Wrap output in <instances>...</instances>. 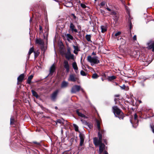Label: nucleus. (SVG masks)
<instances>
[{
  "mask_svg": "<svg viewBox=\"0 0 154 154\" xmlns=\"http://www.w3.org/2000/svg\"><path fill=\"white\" fill-rule=\"evenodd\" d=\"M112 108L115 116L117 115L120 119H123L124 117L123 114L117 106H114Z\"/></svg>",
  "mask_w": 154,
  "mask_h": 154,
  "instance_id": "1",
  "label": "nucleus"
},
{
  "mask_svg": "<svg viewBox=\"0 0 154 154\" xmlns=\"http://www.w3.org/2000/svg\"><path fill=\"white\" fill-rule=\"evenodd\" d=\"M88 61L91 63V66H93L95 64H97L100 63V61L97 57L94 56L92 57L91 56L87 57Z\"/></svg>",
  "mask_w": 154,
  "mask_h": 154,
  "instance_id": "2",
  "label": "nucleus"
},
{
  "mask_svg": "<svg viewBox=\"0 0 154 154\" xmlns=\"http://www.w3.org/2000/svg\"><path fill=\"white\" fill-rule=\"evenodd\" d=\"M65 58L68 60L74 59V55L71 53V48L69 47H67V51L65 53Z\"/></svg>",
  "mask_w": 154,
  "mask_h": 154,
  "instance_id": "3",
  "label": "nucleus"
},
{
  "mask_svg": "<svg viewBox=\"0 0 154 154\" xmlns=\"http://www.w3.org/2000/svg\"><path fill=\"white\" fill-rule=\"evenodd\" d=\"M98 137L99 140L96 137L94 139V143L95 146H97L102 142V136L100 131L98 132Z\"/></svg>",
  "mask_w": 154,
  "mask_h": 154,
  "instance_id": "4",
  "label": "nucleus"
},
{
  "mask_svg": "<svg viewBox=\"0 0 154 154\" xmlns=\"http://www.w3.org/2000/svg\"><path fill=\"white\" fill-rule=\"evenodd\" d=\"M81 90L82 92H84L83 89L81 88L80 86L75 85L73 86L71 89V92L72 93H75Z\"/></svg>",
  "mask_w": 154,
  "mask_h": 154,
  "instance_id": "5",
  "label": "nucleus"
},
{
  "mask_svg": "<svg viewBox=\"0 0 154 154\" xmlns=\"http://www.w3.org/2000/svg\"><path fill=\"white\" fill-rule=\"evenodd\" d=\"M59 92V91L58 90H57L53 92L51 94V100L52 101H55L56 100Z\"/></svg>",
  "mask_w": 154,
  "mask_h": 154,
  "instance_id": "6",
  "label": "nucleus"
},
{
  "mask_svg": "<svg viewBox=\"0 0 154 154\" xmlns=\"http://www.w3.org/2000/svg\"><path fill=\"white\" fill-rule=\"evenodd\" d=\"M79 137L80 139L79 145L80 146H82L84 143L85 136L83 134L80 133L79 134Z\"/></svg>",
  "mask_w": 154,
  "mask_h": 154,
  "instance_id": "7",
  "label": "nucleus"
},
{
  "mask_svg": "<svg viewBox=\"0 0 154 154\" xmlns=\"http://www.w3.org/2000/svg\"><path fill=\"white\" fill-rule=\"evenodd\" d=\"M63 64L64 67L66 69V72L67 73L69 72V66L68 62L67 60H65L64 61Z\"/></svg>",
  "mask_w": 154,
  "mask_h": 154,
  "instance_id": "8",
  "label": "nucleus"
},
{
  "mask_svg": "<svg viewBox=\"0 0 154 154\" xmlns=\"http://www.w3.org/2000/svg\"><path fill=\"white\" fill-rule=\"evenodd\" d=\"M99 145H100L99 153L100 154L103 152V150H104L105 149V145L103 143H102Z\"/></svg>",
  "mask_w": 154,
  "mask_h": 154,
  "instance_id": "9",
  "label": "nucleus"
},
{
  "mask_svg": "<svg viewBox=\"0 0 154 154\" xmlns=\"http://www.w3.org/2000/svg\"><path fill=\"white\" fill-rule=\"evenodd\" d=\"M35 43L38 44L41 46H43L44 45V41L41 39H37L35 41Z\"/></svg>",
  "mask_w": 154,
  "mask_h": 154,
  "instance_id": "10",
  "label": "nucleus"
},
{
  "mask_svg": "<svg viewBox=\"0 0 154 154\" xmlns=\"http://www.w3.org/2000/svg\"><path fill=\"white\" fill-rule=\"evenodd\" d=\"M24 74L23 73L20 75L17 79V84L19 82H21L24 79Z\"/></svg>",
  "mask_w": 154,
  "mask_h": 154,
  "instance_id": "11",
  "label": "nucleus"
},
{
  "mask_svg": "<svg viewBox=\"0 0 154 154\" xmlns=\"http://www.w3.org/2000/svg\"><path fill=\"white\" fill-rule=\"evenodd\" d=\"M72 66L74 69L75 70V72L77 73H78V68L77 66L76 63L75 62H74L72 63Z\"/></svg>",
  "mask_w": 154,
  "mask_h": 154,
  "instance_id": "12",
  "label": "nucleus"
},
{
  "mask_svg": "<svg viewBox=\"0 0 154 154\" xmlns=\"http://www.w3.org/2000/svg\"><path fill=\"white\" fill-rule=\"evenodd\" d=\"M68 80L73 82H75L76 81V78L75 75L73 74L70 75L68 79Z\"/></svg>",
  "mask_w": 154,
  "mask_h": 154,
  "instance_id": "13",
  "label": "nucleus"
},
{
  "mask_svg": "<svg viewBox=\"0 0 154 154\" xmlns=\"http://www.w3.org/2000/svg\"><path fill=\"white\" fill-rule=\"evenodd\" d=\"M70 28L72 32H77V29L75 28V26L72 23H70Z\"/></svg>",
  "mask_w": 154,
  "mask_h": 154,
  "instance_id": "14",
  "label": "nucleus"
},
{
  "mask_svg": "<svg viewBox=\"0 0 154 154\" xmlns=\"http://www.w3.org/2000/svg\"><path fill=\"white\" fill-rule=\"evenodd\" d=\"M68 85V83L65 81H63L61 85V88H66L67 87Z\"/></svg>",
  "mask_w": 154,
  "mask_h": 154,
  "instance_id": "15",
  "label": "nucleus"
},
{
  "mask_svg": "<svg viewBox=\"0 0 154 154\" xmlns=\"http://www.w3.org/2000/svg\"><path fill=\"white\" fill-rule=\"evenodd\" d=\"M149 49H152V51H154V42H152L151 44L148 43V47Z\"/></svg>",
  "mask_w": 154,
  "mask_h": 154,
  "instance_id": "16",
  "label": "nucleus"
},
{
  "mask_svg": "<svg viewBox=\"0 0 154 154\" xmlns=\"http://www.w3.org/2000/svg\"><path fill=\"white\" fill-rule=\"evenodd\" d=\"M73 47L74 49L73 53L75 54H78V52L80 50L78 47V46L75 45H73Z\"/></svg>",
  "mask_w": 154,
  "mask_h": 154,
  "instance_id": "17",
  "label": "nucleus"
},
{
  "mask_svg": "<svg viewBox=\"0 0 154 154\" xmlns=\"http://www.w3.org/2000/svg\"><path fill=\"white\" fill-rule=\"evenodd\" d=\"M81 121L84 124L88 126L89 128H91L92 127V125L86 122L83 121L82 119L81 120Z\"/></svg>",
  "mask_w": 154,
  "mask_h": 154,
  "instance_id": "18",
  "label": "nucleus"
},
{
  "mask_svg": "<svg viewBox=\"0 0 154 154\" xmlns=\"http://www.w3.org/2000/svg\"><path fill=\"white\" fill-rule=\"evenodd\" d=\"M66 38L67 40L69 42L71 40H72L73 39L72 36L70 34H67L66 35Z\"/></svg>",
  "mask_w": 154,
  "mask_h": 154,
  "instance_id": "19",
  "label": "nucleus"
},
{
  "mask_svg": "<svg viewBox=\"0 0 154 154\" xmlns=\"http://www.w3.org/2000/svg\"><path fill=\"white\" fill-rule=\"evenodd\" d=\"M102 32H104L107 30L106 27V26H101L100 27Z\"/></svg>",
  "mask_w": 154,
  "mask_h": 154,
  "instance_id": "20",
  "label": "nucleus"
},
{
  "mask_svg": "<svg viewBox=\"0 0 154 154\" xmlns=\"http://www.w3.org/2000/svg\"><path fill=\"white\" fill-rule=\"evenodd\" d=\"M55 70V66L53 65L50 68V74H52L54 72Z\"/></svg>",
  "mask_w": 154,
  "mask_h": 154,
  "instance_id": "21",
  "label": "nucleus"
},
{
  "mask_svg": "<svg viewBox=\"0 0 154 154\" xmlns=\"http://www.w3.org/2000/svg\"><path fill=\"white\" fill-rule=\"evenodd\" d=\"M34 52H35L34 51V48L33 47H32L29 49L28 52V54L29 55V58L31 54L33 52L34 53Z\"/></svg>",
  "mask_w": 154,
  "mask_h": 154,
  "instance_id": "22",
  "label": "nucleus"
},
{
  "mask_svg": "<svg viewBox=\"0 0 154 154\" xmlns=\"http://www.w3.org/2000/svg\"><path fill=\"white\" fill-rule=\"evenodd\" d=\"M76 112L79 116L83 118L85 117V116L83 114L79 112L78 110H76Z\"/></svg>",
  "mask_w": 154,
  "mask_h": 154,
  "instance_id": "23",
  "label": "nucleus"
},
{
  "mask_svg": "<svg viewBox=\"0 0 154 154\" xmlns=\"http://www.w3.org/2000/svg\"><path fill=\"white\" fill-rule=\"evenodd\" d=\"M33 77V75H31L29 76L27 80V83L29 84H30L31 82V80L32 79Z\"/></svg>",
  "mask_w": 154,
  "mask_h": 154,
  "instance_id": "24",
  "label": "nucleus"
},
{
  "mask_svg": "<svg viewBox=\"0 0 154 154\" xmlns=\"http://www.w3.org/2000/svg\"><path fill=\"white\" fill-rule=\"evenodd\" d=\"M31 92L33 96L35 97L36 98H38V96L37 92H36L35 91L32 90H31Z\"/></svg>",
  "mask_w": 154,
  "mask_h": 154,
  "instance_id": "25",
  "label": "nucleus"
},
{
  "mask_svg": "<svg viewBox=\"0 0 154 154\" xmlns=\"http://www.w3.org/2000/svg\"><path fill=\"white\" fill-rule=\"evenodd\" d=\"M116 78V77L115 76L112 75L110 76H108V80L109 81H111L115 79Z\"/></svg>",
  "mask_w": 154,
  "mask_h": 154,
  "instance_id": "26",
  "label": "nucleus"
},
{
  "mask_svg": "<svg viewBox=\"0 0 154 154\" xmlns=\"http://www.w3.org/2000/svg\"><path fill=\"white\" fill-rule=\"evenodd\" d=\"M65 6L67 7H71L72 6V3L69 2L67 3Z\"/></svg>",
  "mask_w": 154,
  "mask_h": 154,
  "instance_id": "27",
  "label": "nucleus"
},
{
  "mask_svg": "<svg viewBox=\"0 0 154 154\" xmlns=\"http://www.w3.org/2000/svg\"><path fill=\"white\" fill-rule=\"evenodd\" d=\"M85 38L86 40L89 42L91 41V36L90 35H87L85 36Z\"/></svg>",
  "mask_w": 154,
  "mask_h": 154,
  "instance_id": "28",
  "label": "nucleus"
},
{
  "mask_svg": "<svg viewBox=\"0 0 154 154\" xmlns=\"http://www.w3.org/2000/svg\"><path fill=\"white\" fill-rule=\"evenodd\" d=\"M80 74L81 75L83 76H86L87 75V74L83 70H81V71Z\"/></svg>",
  "mask_w": 154,
  "mask_h": 154,
  "instance_id": "29",
  "label": "nucleus"
},
{
  "mask_svg": "<svg viewBox=\"0 0 154 154\" xmlns=\"http://www.w3.org/2000/svg\"><path fill=\"white\" fill-rule=\"evenodd\" d=\"M73 126H74V128H75V131H79V128H78V126L76 125L75 124H73Z\"/></svg>",
  "mask_w": 154,
  "mask_h": 154,
  "instance_id": "30",
  "label": "nucleus"
},
{
  "mask_svg": "<svg viewBox=\"0 0 154 154\" xmlns=\"http://www.w3.org/2000/svg\"><path fill=\"white\" fill-rule=\"evenodd\" d=\"M98 77V75L96 73H94L93 74L92 76V78L93 79H95L97 78Z\"/></svg>",
  "mask_w": 154,
  "mask_h": 154,
  "instance_id": "31",
  "label": "nucleus"
},
{
  "mask_svg": "<svg viewBox=\"0 0 154 154\" xmlns=\"http://www.w3.org/2000/svg\"><path fill=\"white\" fill-rule=\"evenodd\" d=\"M97 128L98 130L100 131V123L98 122H97Z\"/></svg>",
  "mask_w": 154,
  "mask_h": 154,
  "instance_id": "32",
  "label": "nucleus"
},
{
  "mask_svg": "<svg viewBox=\"0 0 154 154\" xmlns=\"http://www.w3.org/2000/svg\"><path fill=\"white\" fill-rule=\"evenodd\" d=\"M14 121V119L13 117H11L10 119V124L11 125L12 124L13 122Z\"/></svg>",
  "mask_w": 154,
  "mask_h": 154,
  "instance_id": "33",
  "label": "nucleus"
},
{
  "mask_svg": "<svg viewBox=\"0 0 154 154\" xmlns=\"http://www.w3.org/2000/svg\"><path fill=\"white\" fill-rule=\"evenodd\" d=\"M80 5H81V7L83 8H85L86 7V6L84 4L81 3V4Z\"/></svg>",
  "mask_w": 154,
  "mask_h": 154,
  "instance_id": "34",
  "label": "nucleus"
},
{
  "mask_svg": "<svg viewBox=\"0 0 154 154\" xmlns=\"http://www.w3.org/2000/svg\"><path fill=\"white\" fill-rule=\"evenodd\" d=\"M110 12V14L112 15H115L116 14V13L112 10V11H111Z\"/></svg>",
  "mask_w": 154,
  "mask_h": 154,
  "instance_id": "35",
  "label": "nucleus"
},
{
  "mask_svg": "<svg viewBox=\"0 0 154 154\" xmlns=\"http://www.w3.org/2000/svg\"><path fill=\"white\" fill-rule=\"evenodd\" d=\"M34 56L35 57H37L39 54V53L38 52H36L35 51L34 52Z\"/></svg>",
  "mask_w": 154,
  "mask_h": 154,
  "instance_id": "36",
  "label": "nucleus"
},
{
  "mask_svg": "<svg viewBox=\"0 0 154 154\" xmlns=\"http://www.w3.org/2000/svg\"><path fill=\"white\" fill-rule=\"evenodd\" d=\"M129 25L130 26V29H131L132 28L131 25L132 23L131 21L130 20L129 21Z\"/></svg>",
  "mask_w": 154,
  "mask_h": 154,
  "instance_id": "37",
  "label": "nucleus"
},
{
  "mask_svg": "<svg viewBox=\"0 0 154 154\" xmlns=\"http://www.w3.org/2000/svg\"><path fill=\"white\" fill-rule=\"evenodd\" d=\"M120 87L122 89H125L126 88V86L125 85H123L122 86H120Z\"/></svg>",
  "mask_w": 154,
  "mask_h": 154,
  "instance_id": "38",
  "label": "nucleus"
},
{
  "mask_svg": "<svg viewBox=\"0 0 154 154\" xmlns=\"http://www.w3.org/2000/svg\"><path fill=\"white\" fill-rule=\"evenodd\" d=\"M33 143L35 144H36L37 145L39 146L40 145V142H37L36 141H33Z\"/></svg>",
  "mask_w": 154,
  "mask_h": 154,
  "instance_id": "39",
  "label": "nucleus"
},
{
  "mask_svg": "<svg viewBox=\"0 0 154 154\" xmlns=\"http://www.w3.org/2000/svg\"><path fill=\"white\" fill-rule=\"evenodd\" d=\"M150 127L152 130V131L154 133V125H150Z\"/></svg>",
  "mask_w": 154,
  "mask_h": 154,
  "instance_id": "40",
  "label": "nucleus"
},
{
  "mask_svg": "<svg viewBox=\"0 0 154 154\" xmlns=\"http://www.w3.org/2000/svg\"><path fill=\"white\" fill-rule=\"evenodd\" d=\"M106 3V2H103L101 3L100 5L102 6H104V5H105Z\"/></svg>",
  "mask_w": 154,
  "mask_h": 154,
  "instance_id": "41",
  "label": "nucleus"
},
{
  "mask_svg": "<svg viewBox=\"0 0 154 154\" xmlns=\"http://www.w3.org/2000/svg\"><path fill=\"white\" fill-rule=\"evenodd\" d=\"M121 33V32H118L117 33H116L115 34V36H117L119 35H120Z\"/></svg>",
  "mask_w": 154,
  "mask_h": 154,
  "instance_id": "42",
  "label": "nucleus"
},
{
  "mask_svg": "<svg viewBox=\"0 0 154 154\" xmlns=\"http://www.w3.org/2000/svg\"><path fill=\"white\" fill-rule=\"evenodd\" d=\"M137 115L136 114H135L134 116V119L136 120L137 118Z\"/></svg>",
  "mask_w": 154,
  "mask_h": 154,
  "instance_id": "43",
  "label": "nucleus"
},
{
  "mask_svg": "<svg viewBox=\"0 0 154 154\" xmlns=\"http://www.w3.org/2000/svg\"><path fill=\"white\" fill-rule=\"evenodd\" d=\"M133 39L134 40H136V39H137V37H136V35H135L134 36V37H133Z\"/></svg>",
  "mask_w": 154,
  "mask_h": 154,
  "instance_id": "44",
  "label": "nucleus"
},
{
  "mask_svg": "<svg viewBox=\"0 0 154 154\" xmlns=\"http://www.w3.org/2000/svg\"><path fill=\"white\" fill-rule=\"evenodd\" d=\"M106 9L108 11H112V10L110 9L109 8H108V7H107V8H106Z\"/></svg>",
  "mask_w": 154,
  "mask_h": 154,
  "instance_id": "45",
  "label": "nucleus"
},
{
  "mask_svg": "<svg viewBox=\"0 0 154 154\" xmlns=\"http://www.w3.org/2000/svg\"><path fill=\"white\" fill-rule=\"evenodd\" d=\"M57 123H62V122L60 120H58L57 121Z\"/></svg>",
  "mask_w": 154,
  "mask_h": 154,
  "instance_id": "46",
  "label": "nucleus"
},
{
  "mask_svg": "<svg viewBox=\"0 0 154 154\" xmlns=\"http://www.w3.org/2000/svg\"><path fill=\"white\" fill-rule=\"evenodd\" d=\"M125 89L126 91H128L129 90V88L128 87H126Z\"/></svg>",
  "mask_w": 154,
  "mask_h": 154,
  "instance_id": "47",
  "label": "nucleus"
},
{
  "mask_svg": "<svg viewBox=\"0 0 154 154\" xmlns=\"http://www.w3.org/2000/svg\"><path fill=\"white\" fill-rule=\"evenodd\" d=\"M119 94H117V95H115V97H119Z\"/></svg>",
  "mask_w": 154,
  "mask_h": 154,
  "instance_id": "48",
  "label": "nucleus"
},
{
  "mask_svg": "<svg viewBox=\"0 0 154 154\" xmlns=\"http://www.w3.org/2000/svg\"><path fill=\"white\" fill-rule=\"evenodd\" d=\"M104 154H108V152L106 151H104Z\"/></svg>",
  "mask_w": 154,
  "mask_h": 154,
  "instance_id": "49",
  "label": "nucleus"
},
{
  "mask_svg": "<svg viewBox=\"0 0 154 154\" xmlns=\"http://www.w3.org/2000/svg\"><path fill=\"white\" fill-rule=\"evenodd\" d=\"M39 29H40V30H42V26H39Z\"/></svg>",
  "mask_w": 154,
  "mask_h": 154,
  "instance_id": "50",
  "label": "nucleus"
},
{
  "mask_svg": "<svg viewBox=\"0 0 154 154\" xmlns=\"http://www.w3.org/2000/svg\"><path fill=\"white\" fill-rule=\"evenodd\" d=\"M92 55H95L96 54H95V53L94 52H93L92 53Z\"/></svg>",
  "mask_w": 154,
  "mask_h": 154,
  "instance_id": "51",
  "label": "nucleus"
},
{
  "mask_svg": "<svg viewBox=\"0 0 154 154\" xmlns=\"http://www.w3.org/2000/svg\"><path fill=\"white\" fill-rule=\"evenodd\" d=\"M55 109H58V108H57V106H56L55 107Z\"/></svg>",
  "mask_w": 154,
  "mask_h": 154,
  "instance_id": "52",
  "label": "nucleus"
},
{
  "mask_svg": "<svg viewBox=\"0 0 154 154\" xmlns=\"http://www.w3.org/2000/svg\"><path fill=\"white\" fill-rule=\"evenodd\" d=\"M139 103H142V102H141V100H139Z\"/></svg>",
  "mask_w": 154,
  "mask_h": 154,
  "instance_id": "53",
  "label": "nucleus"
},
{
  "mask_svg": "<svg viewBox=\"0 0 154 154\" xmlns=\"http://www.w3.org/2000/svg\"><path fill=\"white\" fill-rule=\"evenodd\" d=\"M117 100V99L116 98H115L114 99V100L115 101H116V100Z\"/></svg>",
  "mask_w": 154,
  "mask_h": 154,
  "instance_id": "54",
  "label": "nucleus"
},
{
  "mask_svg": "<svg viewBox=\"0 0 154 154\" xmlns=\"http://www.w3.org/2000/svg\"><path fill=\"white\" fill-rule=\"evenodd\" d=\"M122 2L123 0H120Z\"/></svg>",
  "mask_w": 154,
  "mask_h": 154,
  "instance_id": "55",
  "label": "nucleus"
},
{
  "mask_svg": "<svg viewBox=\"0 0 154 154\" xmlns=\"http://www.w3.org/2000/svg\"><path fill=\"white\" fill-rule=\"evenodd\" d=\"M31 19H30V22H31Z\"/></svg>",
  "mask_w": 154,
  "mask_h": 154,
  "instance_id": "56",
  "label": "nucleus"
},
{
  "mask_svg": "<svg viewBox=\"0 0 154 154\" xmlns=\"http://www.w3.org/2000/svg\"><path fill=\"white\" fill-rule=\"evenodd\" d=\"M102 80L103 81V78H102Z\"/></svg>",
  "mask_w": 154,
  "mask_h": 154,
  "instance_id": "57",
  "label": "nucleus"
},
{
  "mask_svg": "<svg viewBox=\"0 0 154 154\" xmlns=\"http://www.w3.org/2000/svg\"><path fill=\"white\" fill-rule=\"evenodd\" d=\"M130 122H131V124H132V122H131V121Z\"/></svg>",
  "mask_w": 154,
  "mask_h": 154,
  "instance_id": "58",
  "label": "nucleus"
}]
</instances>
